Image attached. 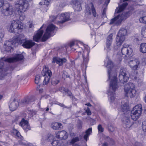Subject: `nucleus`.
<instances>
[{"label": "nucleus", "mask_w": 146, "mask_h": 146, "mask_svg": "<svg viewBox=\"0 0 146 146\" xmlns=\"http://www.w3.org/2000/svg\"><path fill=\"white\" fill-rule=\"evenodd\" d=\"M135 85L131 82L125 84L124 90L127 97L133 98L136 95V92L135 89Z\"/></svg>", "instance_id": "obj_1"}, {"label": "nucleus", "mask_w": 146, "mask_h": 146, "mask_svg": "<svg viewBox=\"0 0 146 146\" xmlns=\"http://www.w3.org/2000/svg\"><path fill=\"white\" fill-rule=\"evenodd\" d=\"M119 86L117 84V75L110 77V92L112 93L111 100H113L114 92L116 91L119 88Z\"/></svg>", "instance_id": "obj_2"}, {"label": "nucleus", "mask_w": 146, "mask_h": 146, "mask_svg": "<svg viewBox=\"0 0 146 146\" xmlns=\"http://www.w3.org/2000/svg\"><path fill=\"white\" fill-rule=\"evenodd\" d=\"M21 22L18 20H13L11 22L10 27L9 31L10 32L17 33L19 32V30L23 28Z\"/></svg>", "instance_id": "obj_3"}, {"label": "nucleus", "mask_w": 146, "mask_h": 146, "mask_svg": "<svg viewBox=\"0 0 146 146\" xmlns=\"http://www.w3.org/2000/svg\"><path fill=\"white\" fill-rule=\"evenodd\" d=\"M127 33V30L125 29L122 28L119 30L116 39V44L118 46H120L125 40Z\"/></svg>", "instance_id": "obj_4"}, {"label": "nucleus", "mask_w": 146, "mask_h": 146, "mask_svg": "<svg viewBox=\"0 0 146 146\" xmlns=\"http://www.w3.org/2000/svg\"><path fill=\"white\" fill-rule=\"evenodd\" d=\"M130 16L129 12L123 13L119 14L111 20L110 24H114L118 25L121 24L122 21L127 18Z\"/></svg>", "instance_id": "obj_5"}, {"label": "nucleus", "mask_w": 146, "mask_h": 146, "mask_svg": "<svg viewBox=\"0 0 146 146\" xmlns=\"http://www.w3.org/2000/svg\"><path fill=\"white\" fill-rule=\"evenodd\" d=\"M15 4L19 7V12H20L26 11L29 5L28 1L26 0H17Z\"/></svg>", "instance_id": "obj_6"}, {"label": "nucleus", "mask_w": 146, "mask_h": 146, "mask_svg": "<svg viewBox=\"0 0 146 146\" xmlns=\"http://www.w3.org/2000/svg\"><path fill=\"white\" fill-rule=\"evenodd\" d=\"M23 58V56L21 54H17L15 57L8 58H2L0 60V68H1L3 65V61L11 63L21 60Z\"/></svg>", "instance_id": "obj_7"}, {"label": "nucleus", "mask_w": 146, "mask_h": 146, "mask_svg": "<svg viewBox=\"0 0 146 146\" xmlns=\"http://www.w3.org/2000/svg\"><path fill=\"white\" fill-rule=\"evenodd\" d=\"M41 73L43 76L44 77L43 84H48L49 83L50 78L52 76V73L51 71L45 66L42 70Z\"/></svg>", "instance_id": "obj_8"}, {"label": "nucleus", "mask_w": 146, "mask_h": 146, "mask_svg": "<svg viewBox=\"0 0 146 146\" xmlns=\"http://www.w3.org/2000/svg\"><path fill=\"white\" fill-rule=\"evenodd\" d=\"M56 29V27L53 24L49 25L46 29L44 34L42 37V40L44 41L51 36L52 33L54 30Z\"/></svg>", "instance_id": "obj_9"}, {"label": "nucleus", "mask_w": 146, "mask_h": 146, "mask_svg": "<svg viewBox=\"0 0 146 146\" xmlns=\"http://www.w3.org/2000/svg\"><path fill=\"white\" fill-rule=\"evenodd\" d=\"M13 12V9L12 5L9 3H7L3 7L2 13L3 15L8 16L12 15Z\"/></svg>", "instance_id": "obj_10"}, {"label": "nucleus", "mask_w": 146, "mask_h": 146, "mask_svg": "<svg viewBox=\"0 0 146 146\" xmlns=\"http://www.w3.org/2000/svg\"><path fill=\"white\" fill-rule=\"evenodd\" d=\"M122 121L123 127L127 130L130 129L133 123L131 122L130 117L127 115H125L123 117Z\"/></svg>", "instance_id": "obj_11"}, {"label": "nucleus", "mask_w": 146, "mask_h": 146, "mask_svg": "<svg viewBox=\"0 0 146 146\" xmlns=\"http://www.w3.org/2000/svg\"><path fill=\"white\" fill-rule=\"evenodd\" d=\"M129 75L127 74L125 69H122L120 70L119 75V79L121 82L123 83L126 82L129 80Z\"/></svg>", "instance_id": "obj_12"}, {"label": "nucleus", "mask_w": 146, "mask_h": 146, "mask_svg": "<svg viewBox=\"0 0 146 146\" xmlns=\"http://www.w3.org/2000/svg\"><path fill=\"white\" fill-rule=\"evenodd\" d=\"M128 65L132 70H137L139 68L141 64L139 60L136 58L130 60L128 62Z\"/></svg>", "instance_id": "obj_13"}, {"label": "nucleus", "mask_w": 146, "mask_h": 146, "mask_svg": "<svg viewBox=\"0 0 146 146\" xmlns=\"http://www.w3.org/2000/svg\"><path fill=\"white\" fill-rule=\"evenodd\" d=\"M121 52L124 56L132 55L133 50L132 48L129 47L127 44H124L123 47L121 48Z\"/></svg>", "instance_id": "obj_14"}, {"label": "nucleus", "mask_w": 146, "mask_h": 146, "mask_svg": "<svg viewBox=\"0 0 146 146\" xmlns=\"http://www.w3.org/2000/svg\"><path fill=\"white\" fill-rule=\"evenodd\" d=\"M86 14L87 15H91L92 13L94 17H96V11L92 3H91L89 5H87L86 6Z\"/></svg>", "instance_id": "obj_15"}, {"label": "nucleus", "mask_w": 146, "mask_h": 146, "mask_svg": "<svg viewBox=\"0 0 146 146\" xmlns=\"http://www.w3.org/2000/svg\"><path fill=\"white\" fill-rule=\"evenodd\" d=\"M57 17L59 19L58 20V23H63L70 20V14L68 13H62L61 14L60 17Z\"/></svg>", "instance_id": "obj_16"}, {"label": "nucleus", "mask_w": 146, "mask_h": 146, "mask_svg": "<svg viewBox=\"0 0 146 146\" xmlns=\"http://www.w3.org/2000/svg\"><path fill=\"white\" fill-rule=\"evenodd\" d=\"M19 105L18 100L15 98L11 100L10 104L9 105V108L10 110L14 111L15 110L18 108Z\"/></svg>", "instance_id": "obj_17"}, {"label": "nucleus", "mask_w": 146, "mask_h": 146, "mask_svg": "<svg viewBox=\"0 0 146 146\" xmlns=\"http://www.w3.org/2000/svg\"><path fill=\"white\" fill-rule=\"evenodd\" d=\"M44 25H43L38 31L37 33L33 36V40L34 41L38 42L39 41L42 36L43 33V31L42 30V29Z\"/></svg>", "instance_id": "obj_18"}, {"label": "nucleus", "mask_w": 146, "mask_h": 146, "mask_svg": "<svg viewBox=\"0 0 146 146\" xmlns=\"http://www.w3.org/2000/svg\"><path fill=\"white\" fill-rule=\"evenodd\" d=\"M68 137V135L64 130L59 131L56 135V137L60 139H65Z\"/></svg>", "instance_id": "obj_19"}, {"label": "nucleus", "mask_w": 146, "mask_h": 146, "mask_svg": "<svg viewBox=\"0 0 146 146\" xmlns=\"http://www.w3.org/2000/svg\"><path fill=\"white\" fill-rule=\"evenodd\" d=\"M14 43L15 42L14 41L13 42L9 41H6L4 45V48H5V51L7 52L10 51L11 49H12V46L13 43Z\"/></svg>", "instance_id": "obj_20"}, {"label": "nucleus", "mask_w": 146, "mask_h": 146, "mask_svg": "<svg viewBox=\"0 0 146 146\" xmlns=\"http://www.w3.org/2000/svg\"><path fill=\"white\" fill-rule=\"evenodd\" d=\"M26 38L23 35L21 34L18 36H17L14 37V41L15 43L16 42L21 44L23 43L24 41L26 39Z\"/></svg>", "instance_id": "obj_21"}, {"label": "nucleus", "mask_w": 146, "mask_h": 146, "mask_svg": "<svg viewBox=\"0 0 146 146\" xmlns=\"http://www.w3.org/2000/svg\"><path fill=\"white\" fill-rule=\"evenodd\" d=\"M66 59L65 58H53L52 63L56 62L59 66H62L63 65L64 63L66 62Z\"/></svg>", "instance_id": "obj_22"}, {"label": "nucleus", "mask_w": 146, "mask_h": 146, "mask_svg": "<svg viewBox=\"0 0 146 146\" xmlns=\"http://www.w3.org/2000/svg\"><path fill=\"white\" fill-rule=\"evenodd\" d=\"M54 136L51 134H48L47 136H43L41 139V141L42 144L45 143L47 142L51 141L53 140Z\"/></svg>", "instance_id": "obj_23"}, {"label": "nucleus", "mask_w": 146, "mask_h": 146, "mask_svg": "<svg viewBox=\"0 0 146 146\" xmlns=\"http://www.w3.org/2000/svg\"><path fill=\"white\" fill-rule=\"evenodd\" d=\"M141 114V113H139L135 110H132L131 111V117L133 120H137L140 117Z\"/></svg>", "instance_id": "obj_24"}, {"label": "nucleus", "mask_w": 146, "mask_h": 146, "mask_svg": "<svg viewBox=\"0 0 146 146\" xmlns=\"http://www.w3.org/2000/svg\"><path fill=\"white\" fill-rule=\"evenodd\" d=\"M33 101L34 99L32 97H27L21 100L20 104L21 105H25L30 104Z\"/></svg>", "instance_id": "obj_25"}, {"label": "nucleus", "mask_w": 146, "mask_h": 146, "mask_svg": "<svg viewBox=\"0 0 146 146\" xmlns=\"http://www.w3.org/2000/svg\"><path fill=\"white\" fill-rule=\"evenodd\" d=\"M35 43L32 40H26L23 43L22 46L25 48H29L33 46Z\"/></svg>", "instance_id": "obj_26"}, {"label": "nucleus", "mask_w": 146, "mask_h": 146, "mask_svg": "<svg viewBox=\"0 0 146 146\" xmlns=\"http://www.w3.org/2000/svg\"><path fill=\"white\" fill-rule=\"evenodd\" d=\"M19 125L21 126L23 129H27L26 127H28V129L30 128V126L28 124V121L25 120L24 118L22 119L20 122Z\"/></svg>", "instance_id": "obj_27"}, {"label": "nucleus", "mask_w": 146, "mask_h": 146, "mask_svg": "<svg viewBox=\"0 0 146 146\" xmlns=\"http://www.w3.org/2000/svg\"><path fill=\"white\" fill-rule=\"evenodd\" d=\"M127 3L126 2L123 3L122 5L119 6L115 10V13H119L123 11L127 5Z\"/></svg>", "instance_id": "obj_28"}, {"label": "nucleus", "mask_w": 146, "mask_h": 146, "mask_svg": "<svg viewBox=\"0 0 146 146\" xmlns=\"http://www.w3.org/2000/svg\"><path fill=\"white\" fill-rule=\"evenodd\" d=\"M74 7L76 11H80L82 9L81 5L79 1H75L74 2Z\"/></svg>", "instance_id": "obj_29"}, {"label": "nucleus", "mask_w": 146, "mask_h": 146, "mask_svg": "<svg viewBox=\"0 0 146 146\" xmlns=\"http://www.w3.org/2000/svg\"><path fill=\"white\" fill-rule=\"evenodd\" d=\"M61 126V124L59 123L54 122L52 123L51 125L52 128L54 129H58L60 128Z\"/></svg>", "instance_id": "obj_30"}, {"label": "nucleus", "mask_w": 146, "mask_h": 146, "mask_svg": "<svg viewBox=\"0 0 146 146\" xmlns=\"http://www.w3.org/2000/svg\"><path fill=\"white\" fill-rule=\"evenodd\" d=\"M139 50L140 51L143 53H146V43H143L141 44Z\"/></svg>", "instance_id": "obj_31"}, {"label": "nucleus", "mask_w": 146, "mask_h": 146, "mask_svg": "<svg viewBox=\"0 0 146 146\" xmlns=\"http://www.w3.org/2000/svg\"><path fill=\"white\" fill-rule=\"evenodd\" d=\"M132 110L141 113L142 110V106L141 104H138L135 106Z\"/></svg>", "instance_id": "obj_32"}, {"label": "nucleus", "mask_w": 146, "mask_h": 146, "mask_svg": "<svg viewBox=\"0 0 146 146\" xmlns=\"http://www.w3.org/2000/svg\"><path fill=\"white\" fill-rule=\"evenodd\" d=\"M109 61L110 59H109V57L108 56H107V59L106 60H105V63H104V66L108 68V79L110 78V72H109V68L110 67V64H109Z\"/></svg>", "instance_id": "obj_33"}, {"label": "nucleus", "mask_w": 146, "mask_h": 146, "mask_svg": "<svg viewBox=\"0 0 146 146\" xmlns=\"http://www.w3.org/2000/svg\"><path fill=\"white\" fill-rule=\"evenodd\" d=\"M121 110L123 111H127L129 109V107L127 103H122L121 106Z\"/></svg>", "instance_id": "obj_34"}, {"label": "nucleus", "mask_w": 146, "mask_h": 146, "mask_svg": "<svg viewBox=\"0 0 146 146\" xmlns=\"http://www.w3.org/2000/svg\"><path fill=\"white\" fill-rule=\"evenodd\" d=\"M62 141L59 140H54L51 143L52 146H61Z\"/></svg>", "instance_id": "obj_35"}, {"label": "nucleus", "mask_w": 146, "mask_h": 146, "mask_svg": "<svg viewBox=\"0 0 146 146\" xmlns=\"http://www.w3.org/2000/svg\"><path fill=\"white\" fill-rule=\"evenodd\" d=\"M109 36H108L107 38L104 48L105 50H106L107 52H108L110 50V37Z\"/></svg>", "instance_id": "obj_36"}, {"label": "nucleus", "mask_w": 146, "mask_h": 146, "mask_svg": "<svg viewBox=\"0 0 146 146\" xmlns=\"http://www.w3.org/2000/svg\"><path fill=\"white\" fill-rule=\"evenodd\" d=\"M92 133V128H89L87 130L86 132V134L84 136V139L87 141V138L88 137L89 135Z\"/></svg>", "instance_id": "obj_37"}, {"label": "nucleus", "mask_w": 146, "mask_h": 146, "mask_svg": "<svg viewBox=\"0 0 146 146\" xmlns=\"http://www.w3.org/2000/svg\"><path fill=\"white\" fill-rule=\"evenodd\" d=\"M80 139L78 137H76L73 138L71 141L70 142V144L71 145H73L76 143L77 142L79 141Z\"/></svg>", "instance_id": "obj_38"}, {"label": "nucleus", "mask_w": 146, "mask_h": 146, "mask_svg": "<svg viewBox=\"0 0 146 146\" xmlns=\"http://www.w3.org/2000/svg\"><path fill=\"white\" fill-rule=\"evenodd\" d=\"M41 77L39 75L36 76L35 79V83L38 85H40L39 84L40 82Z\"/></svg>", "instance_id": "obj_39"}, {"label": "nucleus", "mask_w": 146, "mask_h": 146, "mask_svg": "<svg viewBox=\"0 0 146 146\" xmlns=\"http://www.w3.org/2000/svg\"><path fill=\"white\" fill-rule=\"evenodd\" d=\"M89 52L87 51V54L86 56L83 55V57L84 59V63L86 64L87 63L89 60V57H88V54Z\"/></svg>", "instance_id": "obj_40"}, {"label": "nucleus", "mask_w": 146, "mask_h": 146, "mask_svg": "<svg viewBox=\"0 0 146 146\" xmlns=\"http://www.w3.org/2000/svg\"><path fill=\"white\" fill-rule=\"evenodd\" d=\"M141 34L145 38H146V27L142 28L141 31Z\"/></svg>", "instance_id": "obj_41"}, {"label": "nucleus", "mask_w": 146, "mask_h": 146, "mask_svg": "<svg viewBox=\"0 0 146 146\" xmlns=\"http://www.w3.org/2000/svg\"><path fill=\"white\" fill-rule=\"evenodd\" d=\"M139 21L141 23L146 24V16L140 17Z\"/></svg>", "instance_id": "obj_42"}, {"label": "nucleus", "mask_w": 146, "mask_h": 146, "mask_svg": "<svg viewBox=\"0 0 146 146\" xmlns=\"http://www.w3.org/2000/svg\"><path fill=\"white\" fill-rule=\"evenodd\" d=\"M24 13V12H19V13L20 15L19 19H20L21 21H23L24 20L25 17V14Z\"/></svg>", "instance_id": "obj_43"}, {"label": "nucleus", "mask_w": 146, "mask_h": 146, "mask_svg": "<svg viewBox=\"0 0 146 146\" xmlns=\"http://www.w3.org/2000/svg\"><path fill=\"white\" fill-rule=\"evenodd\" d=\"M49 4V2L48 0H44L39 3V4L40 5H44L47 6Z\"/></svg>", "instance_id": "obj_44"}, {"label": "nucleus", "mask_w": 146, "mask_h": 146, "mask_svg": "<svg viewBox=\"0 0 146 146\" xmlns=\"http://www.w3.org/2000/svg\"><path fill=\"white\" fill-rule=\"evenodd\" d=\"M98 129L99 132L102 133L103 132L104 129L101 124H99L98 126Z\"/></svg>", "instance_id": "obj_45"}, {"label": "nucleus", "mask_w": 146, "mask_h": 146, "mask_svg": "<svg viewBox=\"0 0 146 146\" xmlns=\"http://www.w3.org/2000/svg\"><path fill=\"white\" fill-rule=\"evenodd\" d=\"M134 79L137 80L139 84L141 83L142 82V79L141 78H140L138 75H137L136 76L134 77Z\"/></svg>", "instance_id": "obj_46"}, {"label": "nucleus", "mask_w": 146, "mask_h": 146, "mask_svg": "<svg viewBox=\"0 0 146 146\" xmlns=\"http://www.w3.org/2000/svg\"><path fill=\"white\" fill-rule=\"evenodd\" d=\"M4 33L3 29L1 27H0V40H1L4 37Z\"/></svg>", "instance_id": "obj_47"}, {"label": "nucleus", "mask_w": 146, "mask_h": 146, "mask_svg": "<svg viewBox=\"0 0 146 146\" xmlns=\"http://www.w3.org/2000/svg\"><path fill=\"white\" fill-rule=\"evenodd\" d=\"M142 127L143 131L146 132V121H144L143 122Z\"/></svg>", "instance_id": "obj_48"}, {"label": "nucleus", "mask_w": 146, "mask_h": 146, "mask_svg": "<svg viewBox=\"0 0 146 146\" xmlns=\"http://www.w3.org/2000/svg\"><path fill=\"white\" fill-rule=\"evenodd\" d=\"M59 82V81L58 80L55 79H53L51 82L52 84L54 85H57Z\"/></svg>", "instance_id": "obj_49"}, {"label": "nucleus", "mask_w": 146, "mask_h": 146, "mask_svg": "<svg viewBox=\"0 0 146 146\" xmlns=\"http://www.w3.org/2000/svg\"><path fill=\"white\" fill-rule=\"evenodd\" d=\"M13 132L15 134V135L21 138V137H22L21 135H20L19 133L15 129L13 130Z\"/></svg>", "instance_id": "obj_50"}, {"label": "nucleus", "mask_w": 146, "mask_h": 146, "mask_svg": "<svg viewBox=\"0 0 146 146\" xmlns=\"http://www.w3.org/2000/svg\"><path fill=\"white\" fill-rule=\"evenodd\" d=\"M65 92L67 94L68 96H72V93L71 92L69 91L68 89L65 90Z\"/></svg>", "instance_id": "obj_51"}, {"label": "nucleus", "mask_w": 146, "mask_h": 146, "mask_svg": "<svg viewBox=\"0 0 146 146\" xmlns=\"http://www.w3.org/2000/svg\"><path fill=\"white\" fill-rule=\"evenodd\" d=\"M142 63L143 65H145L146 64V57H143L142 59Z\"/></svg>", "instance_id": "obj_52"}, {"label": "nucleus", "mask_w": 146, "mask_h": 146, "mask_svg": "<svg viewBox=\"0 0 146 146\" xmlns=\"http://www.w3.org/2000/svg\"><path fill=\"white\" fill-rule=\"evenodd\" d=\"M86 111L88 115H90L91 114V112L89 108H87Z\"/></svg>", "instance_id": "obj_53"}, {"label": "nucleus", "mask_w": 146, "mask_h": 146, "mask_svg": "<svg viewBox=\"0 0 146 146\" xmlns=\"http://www.w3.org/2000/svg\"><path fill=\"white\" fill-rule=\"evenodd\" d=\"M27 142L25 141H22L20 142V144L24 145H26L27 144Z\"/></svg>", "instance_id": "obj_54"}, {"label": "nucleus", "mask_w": 146, "mask_h": 146, "mask_svg": "<svg viewBox=\"0 0 146 146\" xmlns=\"http://www.w3.org/2000/svg\"><path fill=\"white\" fill-rule=\"evenodd\" d=\"M50 18L52 21L53 22H54V20L56 19V17L55 16H52L50 17Z\"/></svg>", "instance_id": "obj_55"}, {"label": "nucleus", "mask_w": 146, "mask_h": 146, "mask_svg": "<svg viewBox=\"0 0 146 146\" xmlns=\"http://www.w3.org/2000/svg\"><path fill=\"white\" fill-rule=\"evenodd\" d=\"M66 88H65L63 87H61L59 88V90L61 92H62L63 91L65 92V90L66 89Z\"/></svg>", "instance_id": "obj_56"}, {"label": "nucleus", "mask_w": 146, "mask_h": 146, "mask_svg": "<svg viewBox=\"0 0 146 146\" xmlns=\"http://www.w3.org/2000/svg\"><path fill=\"white\" fill-rule=\"evenodd\" d=\"M4 3V0H0V8L2 7Z\"/></svg>", "instance_id": "obj_57"}, {"label": "nucleus", "mask_w": 146, "mask_h": 146, "mask_svg": "<svg viewBox=\"0 0 146 146\" xmlns=\"http://www.w3.org/2000/svg\"><path fill=\"white\" fill-rule=\"evenodd\" d=\"M115 144V142L113 139H110V144H111V145H113Z\"/></svg>", "instance_id": "obj_58"}, {"label": "nucleus", "mask_w": 146, "mask_h": 146, "mask_svg": "<svg viewBox=\"0 0 146 146\" xmlns=\"http://www.w3.org/2000/svg\"><path fill=\"white\" fill-rule=\"evenodd\" d=\"M58 105H59L61 107H63L64 108L65 107V105L59 102L58 103Z\"/></svg>", "instance_id": "obj_59"}, {"label": "nucleus", "mask_w": 146, "mask_h": 146, "mask_svg": "<svg viewBox=\"0 0 146 146\" xmlns=\"http://www.w3.org/2000/svg\"><path fill=\"white\" fill-rule=\"evenodd\" d=\"M114 130V128L113 126H110V131L113 132Z\"/></svg>", "instance_id": "obj_60"}, {"label": "nucleus", "mask_w": 146, "mask_h": 146, "mask_svg": "<svg viewBox=\"0 0 146 146\" xmlns=\"http://www.w3.org/2000/svg\"><path fill=\"white\" fill-rule=\"evenodd\" d=\"M33 25L34 24H33V23H29V27L30 28H32L33 27Z\"/></svg>", "instance_id": "obj_61"}, {"label": "nucleus", "mask_w": 146, "mask_h": 146, "mask_svg": "<svg viewBox=\"0 0 146 146\" xmlns=\"http://www.w3.org/2000/svg\"><path fill=\"white\" fill-rule=\"evenodd\" d=\"M58 103L59 102L56 101H54L53 102H52L51 103V104L52 105V104H56L58 105Z\"/></svg>", "instance_id": "obj_62"}, {"label": "nucleus", "mask_w": 146, "mask_h": 146, "mask_svg": "<svg viewBox=\"0 0 146 146\" xmlns=\"http://www.w3.org/2000/svg\"><path fill=\"white\" fill-rule=\"evenodd\" d=\"M74 45V43L73 42H72L70 43V46L71 48H72Z\"/></svg>", "instance_id": "obj_63"}, {"label": "nucleus", "mask_w": 146, "mask_h": 146, "mask_svg": "<svg viewBox=\"0 0 146 146\" xmlns=\"http://www.w3.org/2000/svg\"><path fill=\"white\" fill-rule=\"evenodd\" d=\"M26 146H34V145L31 143H29V144L27 143Z\"/></svg>", "instance_id": "obj_64"}]
</instances>
